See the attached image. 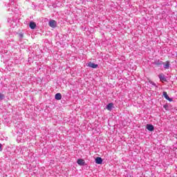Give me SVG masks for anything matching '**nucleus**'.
Masks as SVG:
<instances>
[{"mask_svg": "<svg viewBox=\"0 0 177 177\" xmlns=\"http://www.w3.org/2000/svg\"><path fill=\"white\" fill-rule=\"evenodd\" d=\"M55 97L56 100H62V94L58 93L55 94Z\"/></svg>", "mask_w": 177, "mask_h": 177, "instance_id": "9d476101", "label": "nucleus"}, {"mask_svg": "<svg viewBox=\"0 0 177 177\" xmlns=\"http://www.w3.org/2000/svg\"><path fill=\"white\" fill-rule=\"evenodd\" d=\"M5 99V95L3 94H0V100H3Z\"/></svg>", "mask_w": 177, "mask_h": 177, "instance_id": "f8f14e48", "label": "nucleus"}, {"mask_svg": "<svg viewBox=\"0 0 177 177\" xmlns=\"http://www.w3.org/2000/svg\"><path fill=\"white\" fill-rule=\"evenodd\" d=\"M114 106V104L109 103L106 106V109L109 110V111H111V109H113V106Z\"/></svg>", "mask_w": 177, "mask_h": 177, "instance_id": "1a4fd4ad", "label": "nucleus"}, {"mask_svg": "<svg viewBox=\"0 0 177 177\" xmlns=\"http://www.w3.org/2000/svg\"><path fill=\"white\" fill-rule=\"evenodd\" d=\"M48 26L50 27H52V28H55V27H56V21L55 20L50 21Z\"/></svg>", "mask_w": 177, "mask_h": 177, "instance_id": "f257e3e1", "label": "nucleus"}, {"mask_svg": "<svg viewBox=\"0 0 177 177\" xmlns=\"http://www.w3.org/2000/svg\"><path fill=\"white\" fill-rule=\"evenodd\" d=\"M21 37H23V35H21Z\"/></svg>", "mask_w": 177, "mask_h": 177, "instance_id": "4468645a", "label": "nucleus"}, {"mask_svg": "<svg viewBox=\"0 0 177 177\" xmlns=\"http://www.w3.org/2000/svg\"><path fill=\"white\" fill-rule=\"evenodd\" d=\"M159 78L162 82H166L167 81V78H165L164 74L159 75Z\"/></svg>", "mask_w": 177, "mask_h": 177, "instance_id": "20e7f679", "label": "nucleus"}, {"mask_svg": "<svg viewBox=\"0 0 177 177\" xmlns=\"http://www.w3.org/2000/svg\"><path fill=\"white\" fill-rule=\"evenodd\" d=\"M163 96L166 100H169V102H172V99L168 96V93L166 91L163 92Z\"/></svg>", "mask_w": 177, "mask_h": 177, "instance_id": "f03ea898", "label": "nucleus"}, {"mask_svg": "<svg viewBox=\"0 0 177 177\" xmlns=\"http://www.w3.org/2000/svg\"><path fill=\"white\" fill-rule=\"evenodd\" d=\"M0 151H2V144H0Z\"/></svg>", "mask_w": 177, "mask_h": 177, "instance_id": "ddd939ff", "label": "nucleus"}, {"mask_svg": "<svg viewBox=\"0 0 177 177\" xmlns=\"http://www.w3.org/2000/svg\"><path fill=\"white\" fill-rule=\"evenodd\" d=\"M95 164H103V159H102L100 157H97L95 158Z\"/></svg>", "mask_w": 177, "mask_h": 177, "instance_id": "7ed1b4c3", "label": "nucleus"}, {"mask_svg": "<svg viewBox=\"0 0 177 177\" xmlns=\"http://www.w3.org/2000/svg\"><path fill=\"white\" fill-rule=\"evenodd\" d=\"M88 66L91 67V68H97V67H98V65L92 62H89Z\"/></svg>", "mask_w": 177, "mask_h": 177, "instance_id": "0eeeda50", "label": "nucleus"}, {"mask_svg": "<svg viewBox=\"0 0 177 177\" xmlns=\"http://www.w3.org/2000/svg\"><path fill=\"white\" fill-rule=\"evenodd\" d=\"M29 27L30 28H31V30H35V27H37V24H35V22H30L29 24Z\"/></svg>", "mask_w": 177, "mask_h": 177, "instance_id": "423d86ee", "label": "nucleus"}, {"mask_svg": "<svg viewBox=\"0 0 177 177\" xmlns=\"http://www.w3.org/2000/svg\"><path fill=\"white\" fill-rule=\"evenodd\" d=\"M147 129L151 132H153V131H154V126H153V124H147Z\"/></svg>", "mask_w": 177, "mask_h": 177, "instance_id": "39448f33", "label": "nucleus"}, {"mask_svg": "<svg viewBox=\"0 0 177 177\" xmlns=\"http://www.w3.org/2000/svg\"><path fill=\"white\" fill-rule=\"evenodd\" d=\"M78 165H85V160L84 159H77Z\"/></svg>", "mask_w": 177, "mask_h": 177, "instance_id": "6e6552de", "label": "nucleus"}, {"mask_svg": "<svg viewBox=\"0 0 177 177\" xmlns=\"http://www.w3.org/2000/svg\"><path fill=\"white\" fill-rule=\"evenodd\" d=\"M165 68L168 69L169 68V62H167L166 64L164 66Z\"/></svg>", "mask_w": 177, "mask_h": 177, "instance_id": "9b49d317", "label": "nucleus"}]
</instances>
